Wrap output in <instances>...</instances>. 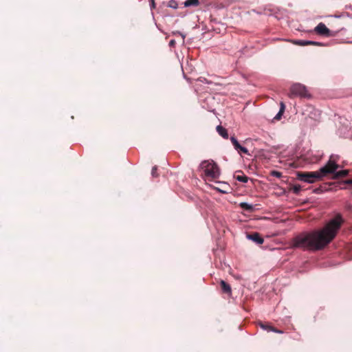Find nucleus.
Masks as SVG:
<instances>
[{
	"mask_svg": "<svg viewBox=\"0 0 352 352\" xmlns=\"http://www.w3.org/2000/svg\"><path fill=\"white\" fill-rule=\"evenodd\" d=\"M344 219L337 214L320 229L299 234L292 239V246L305 250L318 251L327 247L337 236Z\"/></svg>",
	"mask_w": 352,
	"mask_h": 352,
	"instance_id": "f257e3e1",
	"label": "nucleus"
},
{
	"mask_svg": "<svg viewBox=\"0 0 352 352\" xmlns=\"http://www.w3.org/2000/svg\"><path fill=\"white\" fill-rule=\"evenodd\" d=\"M206 177L211 179H217L220 175V170L217 164L213 162L204 161L201 164Z\"/></svg>",
	"mask_w": 352,
	"mask_h": 352,
	"instance_id": "f03ea898",
	"label": "nucleus"
},
{
	"mask_svg": "<svg viewBox=\"0 0 352 352\" xmlns=\"http://www.w3.org/2000/svg\"><path fill=\"white\" fill-rule=\"evenodd\" d=\"M288 96L291 98L296 96L305 98H309L311 97L307 87L300 83H295L292 85L290 87Z\"/></svg>",
	"mask_w": 352,
	"mask_h": 352,
	"instance_id": "7ed1b4c3",
	"label": "nucleus"
},
{
	"mask_svg": "<svg viewBox=\"0 0 352 352\" xmlns=\"http://www.w3.org/2000/svg\"><path fill=\"white\" fill-rule=\"evenodd\" d=\"M296 177L298 179L307 183H314L316 181L322 179V177L318 170L314 172L298 171L296 173Z\"/></svg>",
	"mask_w": 352,
	"mask_h": 352,
	"instance_id": "20e7f679",
	"label": "nucleus"
},
{
	"mask_svg": "<svg viewBox=\"0 0 352 352\" xmlns=\"http://www.w3.org/2000/svg\"><path fill=\"white\" fill-rule=\"evenodd\" d=\"M333 156L331 155L327 163L318 170L322 178L329 174L335 173L336 170L338 168L339 166L336 160H333Z\"/></svg>",
	"mask_w": 352,
	"mask_h": 352,
	"instance_id": "39448f33",
	"label": "nucleus"
},
{
	"mask_svg": "<svg viewBox=\"0 0 352 352\" xmlns=\"http://www.w3.org/2000/svg\"><path fill=\"white\" fill-rule=\"evenodd\" d=\"M314 31L319 35L325 36H335V33H332V32L327 28L324 23H320L315 28Z\"/></svg>",
	"mask_w": 352,
	"mask_h": 352,
	"instance_id": "423d86ee",
	"label": "nucleus"
},
{
	"mask_svg": "<svg viewBox=\"0 0 352 352\" xmlns=\"http://www.w3.org/2000/svg\"><path fill=\"white\" fill-rule=\"evenodd\" d=\"M247 237L253 241L254 242H255L257 244H263V239L261 237V236L260 235L259 233L258 232H253L252 234H248L247 235Z\"/></svg>",
	"mask_w": 352,
	"mask_h": 352,
	"instance_id": "0eeeda50",
	"label": "nucleus"
},
{
	"mask_svg": "<svg viewBox=\"0 0 352 352\" xmlns=\"http://www.w3.org/2000/svg\"><path fill=\"white\" fill-rule=\"evenodd\" d=\"M294 44L300 45V46H305V45H316V46H320L322 44L319 42L316 41H304V40H296L293 42Z\"/></svg>",
	"mask_w": 352,
	"mask_h": 352,
	"instance_id": "6e6552de",
	"label": "nucleus"
},
{
	"mask_svg": "<svg viewBox=\"0 0 352 352\" xmlns=\"http://www.w3.org/2000/svg\"><path fill=\"white\" fill-rule=\"evenodd\" d=\"M220 285H221V288L223 292H224L226 294H231V291H232L231 287L226 281L221 280Z\"/></svg>",
	"mask_w": 352,
	"mask_h": 352,
	"instance_id": "1a4fd4ad",
	"label": "nucleus"
},
{
	"mask_svg": "<svg viewBox=\"0 0 352 352\" xmlns=\"http://www.w3.org/2000/svg\"><path fill=\"white\" fill-rule=\"evenodd\" d=\"M217 131L218 133L225 139L228 138V133L227 130L221 125L217 126Z\"/></svg>",
	"mask_w": 352,
	"mask_h": 352,
	"instance_id": "9d476101",
	"label": "nucleus"
},
{
	"mask_svg": "<svg viewBox=\"0 0 352 352\" xmlns=\"http://www.w3.org/2000/svg\"><path fill=\"white\" fill-rule=\"evenodd\" d=\"M280 110H279L278 113L276 115V116L274 118V119L276 120H280L281 119V117H282V116L285 111V105L283 102H280Z\"/></svg>",
	"mask_w": 352,
	"mask_h": 352,
	"instance_id": "9b49d317",
	"label": "nucleus"
},
{
	"mask_svg": "<svg viewBox=\"0 0 352 352\" xmlns=\"http://www.w3.org/2000/svg\"><path fill=\"white\" fill-rule=\"evenodd\" d=\"M349 174V170H342L338 172H335L334 175L333 177V179H338L340 177H344L347 176Z\"/></svg>",
	"mask_w": 352,
	"mask_h": 352,
	"instance_id": "f8f14e48",
	"label": "nucleus"
},
{
	"mask_svg": "<svg viewBox=\"0 0 352 352\" xmlns=\"http://www.w3.org/2000/svg\"><path fill=\"white\" fill-rule=\"evenodd\" d=\"M239 206L241 208L245 210H247V211H249V212H251L254 209V207L251 204H249L246 202H241L239 204Z\"/></svg>",
	"mask_w": 352,
	"mask_h": 352,
	"instance_id": "ddd939ff",
	"label": "nucleus"
},
{
	"mask_svg": "<svg viewBox=\"0 0 352 352\" xmlns=\"http://www.w3.org/2000/svg\"><path fill=\"white\" fill-rule=\"evenodd\" d=\"M199 4V0H186L184 2V6L186 7L197 6Z\"/></svg>",
	"mask_w": 352,
	"mask_h": 352,
	"instance_id": "4468645a",
	"label": "nucleus"
},
{
	"mask_svg": "<svg viewBox=\"0 0 352 352\" xmlns=\"http://www.w3.org/2000/svg\"><path fill=\"white\" fill-rule=\"evenodd\" d=\"M235 178L239 182H243V183H246L248 181V177L246 175H236Z\"/></svg>",
	"mask_w": 352,
	"mask_h": 352,
	"instance_id": "2eb2a0df",
	"label": "nucleus"
},
{
	"mask_svg": "<svg viewBox=\"0 0 352 352\" xmlns=\"http://www.w3.org/2000/svg\"><path fill=\"white\" fill-rule=\"evenodd\" d=\"M177 3L175 0H170L168 3V7L172 8H177Z\"/></svg>",
	"mask_w": 352,
	"mask_h": 352,
	"instance_id": "dca6fc26",
	"label": "nucleus"
},
{
	"mask_svg": "<svg viewBox=\"0 0 352 352\" xmlns=\"http://www.w3.org/2000/svg\"><path fill=\"white\" fill-rule=\"evenodd\" d=\"M292 190L295 194H298L301 190V186L300 185H294Z\"/></svg>",
	"mask_w": 352,
	"mask_h": 352,
	"instance_id": "f3484780",
	"label": "nucleus"
},
{
	"mask_svg": "<svg viewBox=\"0 0 352 352\" xmlns=\"http://www.w3.org/2000/svg\"><path fill=\"white\" fill-rule=\"evenodd\" d=\"M271 175L274 176V177H278V178H280L282 176V173L280 172H279V171L272 170L271 172Z\"/></svg>",
	"mask_w": 352,
	"mask_h": 352,
	"instance_id": "a211bd4d",
	"label": "nucleus"
},
{
	"mask_svg": "<svg viewBox=\"0 0 352 352\" xmlns=\"http://www.w3.org/2000/svg\"><path fill=\"white\" fill-rule=\"evenodd\" d=\"M239 153L249 154L248 150L243 146H241L238 151Z\"/></svg>",
	"mask_w": 352,
	"mask_h": 352,
	"instance_id": "6ab92c4d",
	"label": "nucleus"
},
{
	"mask_svg": "<svg viewBox=\"0 0 352 352\" xmlns=\"http://www.w3.org/2000/svg\"><path fill=\"white\" fill-rule=\"evenodd\" d=\"M157 167L156 166L153 167L152 170H151V175L153 177H156L158 176V175L157 174Z\"/></svg>",
	"mask_w": 352,
	"mask_h": 352,
	"instance_id": "aec40b11",
	"label": "nucleus"
},
{
	"mask_svg": "<svg viewBox=\"0 0 352 352\" xmlns=\"http://www.w3.org/2000/svg\"><path fill=\"white\" fill-rule=\"evenodd\" d=\"M230 141L232 143L234 146L239 144V142L237 141V140L236 139V138L234 136H232L230 138Z\"/></svg>",
	"mask_w": 352,
	"mask_h": 352,
	"instance_id": "412c9836",
	"label": "nucleus"
},
{
	"mask_svg": "<svg viewBox=\"0 0 352 352\" xmlns=\"http://www.w3.org/2000/svg\"><path fill=\"white\" fill-rule=\"evenodd\" d=\"M261 327L262 329H263L265 330H267V331H271L270 327H272L268 325V324H261Z\"/></svg>",
	"mask_w": 352,
	"mask_h": 352,
	"instance_id": "4be33fe9",
	"label": "nucleus"
},
{
	"mask_svg": "<svg viewBox=\"0 0 352 352\" xmlns=\"http://www.w3.org/2000/svg\"><path fill=\"white\" fill-rule=\"evenodd\" d=\"M270 330H271L272 331H274V332H276V333H283V331H282L278 330V329H276V328H274V327H270Z\"/></svg>",
	"mask_w": 352,
	"mask_h": 352,
	"instance_id": "5701e85b",
	"label": "nucleus"
},
{
	"mask_svg": "<svg viewBox=\"0 0 352 352\" xmlns=\"http://www.w3.org/2000/svg\"><path fill=\"white\" fill-rule=\"evenodd\" d=\"M344 183L346 184H352V179H346L344 181Z\"/></svg>",
	"mask_w": 352,
	"mask_h": 352,
	"instance_id": "b1692460",
	"label": "nucleus"
},
{
	"mask_svg": "<svg viewBox=\"0 0 352 352\" xmlns=\"http://www.w3.org/2000/svg\"><path fill=\"white\" fill-rule=\"evenodd\" d=\"M175 44V40H170V42H169V45L170 46H174Z\"/></svg>",
	"mask_w": 352,
	"mask_h": 352,
	"instance_id": "393cba45",
	"label": "nucleus"
},
{
	"mask_svg": "<svg viewBox=\"0 0 352 352\" xmlns=\"http://www.w3.org/2000/svg\"><path fill=\"white\" fill-rule=\"evenodd\" d=\"M241 146L240 145V144L239 143L238 144L235 145L234 147V148L238 151L239 148L241 147Z\"/></svg>",
	"mask_w": 352,
	"mask_h": 352,
	"instance_id": "a878e982",
	"label": "nucleus"
},
{
	"mask_svg": "<svg viewBox=\"0 0 352 352\" xmlns=\"http://www.w3.org/2000/svg\"><path fill=\"white\" fill-rule=\"evenodd\" d=\"M149 1L151 2L152 7H154L155 6V0H149Z\"/></svg>",
	"mask_w": 352,
	"mask_h": 352,
	"instance_id": "bb28decb",
	"label": "nucleus"
},
{
	"mask_svg": "<svg viewBox=\"0 0 352 352\" xmlns=\"http://www.w3.org/2000/svg\"><path fill=\"white\" fill-rule=\"evenodd\" d=\"M149 1L151 2L152 7H154L155 6V0H149Z\"/></svg>",
	"mask_w": 352,
	"mask_h": 352,
	"instance_id": "cd10ccee",
	"label": "nucleus"
},
{
	"mask_svg": "<svg viewBox=\"0 0 352 352\" xmlns=\"http://www.w3.org/2000/svg\"><path fill=\"white\" fill-rule=\"evenodd\" d=\"M177 34H179V35H181V36H182V38H183V41H184L185 36H184L183 34L180 33V32H177Z\"/></svg>",
	"mask_w": 352,
	"mask_h": 352,
	"instance_id": "c85d7f7f",
	"label": "nucleus"
}]
</instances>
